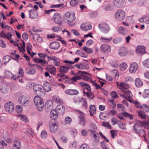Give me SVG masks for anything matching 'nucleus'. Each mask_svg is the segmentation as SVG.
Masks as SVG:
<instances>
[{
	"mask_svg": "<svg viewBox=\"0 0 149 149\" xmlns=\"http://www.w3.org/2000/svg\"><path fill=\"white\" fill-rule=\"evenodd\" d=\"M79 101L80 102L82 103V106L83 108L86 109L88 107V104L86 100L84 98H82Z\"/></svg>",
	"mask_w": 149,
	"mask_h": 149,
	"instance_id": "42",
	"label": "nucleus"
},
{
	"mask_svg": "<svg viewBox=\"0 0 149 149\" xmlns=\"http://www.w3.org/2000/svg\"><path fill=\"white\" fill-rule=\"evenodd\" d=\"M138 68V65L136 62H133L131 64L130 69L129 72L132 73H135L137 70Z\"/></svg>",
	"mask_w": 149,
	"mask_h": 149,
	"instance_id": "14",
	"label": "nucleus"
},
{
	"mask_svg": "<svg viewBox=\"0 0 149 149\" xmlns=\"http://www.w3.org/2000/svg\"><path fill=\"white\" fill-rule=\"evenodd\" d=\"M60 46L59 43L58 42L54 41L51 42L49 45L51 49H57Z\"/></svg>",
	"mask_w": 149,
	"mask_h": 149,
	"instance_id": "23",
	"label": "nucleus"
},
{
	"mask_svg": "<svg viewBox=\"0 0 149 149\" xmlns=\"http://www.w3.org/2000/svg\"><path fill=\"white\" fill-rule=\"evenodd\" d=\"M81 28L83 31H87L91 29L92 26L91 24H83L81 25Z\"/></svg>",
	"mask_w": 149,
	"mask_h": 149,
	"instance_id": "24",
	"label": "nucleus"
},
{
	"mask_svg": "<svg viewBox=\"0 0 149 149\" xmlns=\"http://www.w3.org/2000/svg\"><path fill=\"white\" fill-rule=\"evenodd\" d=\"M47 70L52 74L55 75L56 74V68L52 65L49 66L46 68Z\"/></svg>",
	"mask_w": 149,
	"mask_h": 149,
	"instance_id": "30",
	"label": "nucleus"
},
{
	"mask_svg": "<svg viewBox=\"0 0 149 149\" xmlns=\"http://www.w3.org/2000/svg\"><path fill=\"white\" fill-rule=\"evenodd\" d=\"M91 132L93 134V141L95 143L98 142L100 140V136L98 133L93 130H91Z\"/></svg>",
	"mask_w": 149,
	"mask_h": 149,
	"instance_id": "21",
	"label": "nucleus"
},
{
	"mask_svg": "<svg viewBox=\"0 0 149 149\" xmlns=\"http://www.w3.org/2000/svg\"><path fill=\"white\" fill-rule=\"evenodd\" d=\"M53 62V63L54 65L57 66H58L60 64V60L58 58L54 57L52 60Z\"/></svg>",
	"mask_w": 149,
	"mask_h": 149,
	"instance_id": "46",
	"label": "nucleus"
},
{
	"mask_svg": "<svg viewBox=\"0 0 149 149\" xmlns=\"http://www.w3.org/2000/svg\"><path fill=\"white\" fill-rule=\"evenodd\" d=\"M35 105L37 109L40 111H42L44 108V103L40 97L36 96L34 99Z\"/></svg>",
	"mask_w": 149,
	"mask_h": 149,
	"instance_id": "2",
	"label": "nucleus"
},
{
	"mask_svg": "<svg viewBox=\"0 0 149 149\" xmlns=\"http://www.w3.org/2000/svg\"><path fill=\"white\" fill-rule=\"evenodd\" d=\"M42 89L45 93L49 91L51 88V86L50 84L48 82H45L44 84L43 85Z\"/></svg>",
	"mask_w": 149,
	"mask_h": 149,
	"instance_id": "31",
	"label": "nucleus"
},
{
	"mask_svg": "<svg viewBox=\"0 0 149 149\" xmlns=\"http://www.w3.org/2000/svg\"><path fill=\"white\" fill-rule=\"evenodd\" d=\"M64 4L63 3H61L58 4H53L50 6L51 8H59L61 9L64 8Z\"/></svg>",
	"mask_w": 149,
	"mask_h": 149,
	"instance_id": "48",
	"label": "nucleus"
},
{
	"mask_svg": "<svg viewBox=\"0 0 149 149\" xmlns=\"http://www.w3.org/2000/svg\"><path fill=\"white\" fill-rule=\"evenodd\" d=\"M29 17L31 18L35 19L38 17V14L37 12L33 10H30L29 11Z\"/></svg>",
	"mask_w": 149,
	"mask_h": 149,
	"instance_id": "27",
	"label": "nucleus"
},
{
	"mask_svg": "<svg viewBox=\"0 0 149 149\" xmlns=\"http://www.w3.org/2000/svg\"><path fill=\"white\" fill-rule=\"evenodd\" d=\"M0 25L3 29H7L10 32V33L13 31V30L11 27L8 25H4L3 22H0Z\"/></svg>",
	"mask_w": 149,
	"mask_h": 149,
	"instance_id": "41",
	"label": "nucleus"
},
{
	"mask_svg": "<svg viewBox=\"0 0 149 149\" xmlns=\"http://www.w3.org/2000/svg\"><path fill=\"white\" fill-rule=\"evenodd\" d=\"M4 76L7 78H11L14 80H16L17 77H16L15 76H14L9 71L6 70L4 72Z\"/></svg>",
	"mask_w": 149,
	"mask_h": 149,
	"instance_id": "20",
	"label": "nucleus"
},
{
	"mask_svg": "<svg viewBox=\"0 0 149 149\" xmlns=\"http://www.w3.org/2000/svg\"><path fill=\"white\" fill-rule=\"evenodd\" d=\"M144 66L147 68H149V58H148L143 62Z\"/></svg>",
	"mask_w": 149,
	"mask_h": 149,
	"instance_id": "56",
	"label": "nucleus"
},
{
	"mask_svg": "<svg viewBox=\"0 0 149 149\" xmlns=\"http://www.w3.org/2000/svg\"><path fill=\"white\" fill-rule=\"evenodd\" d=\"M16 111L17 113H21L22 111V108L21 106L17 105L16 107Z\"/></svg>",
	"mask_w": 149,
	"mask_h": 149,
	"instance_id": "60",
	"label": "nucleus"
},
{
	"mask_svg": "<svg viewBox=\"0 0 149 149\" xmlns=\"http://www.w3.org/2000/svg\"><path fill=\"white\" fill-rule=\"evenodd\" d=\"M141 22H145L147 24L149 23V15H147L142 17L139 19Z\"/></svg>",
	"mask_w": 149,
	"mask_h": 149,
	"instance_id": "36",
	"label": "nucleus"
},
{
	"mask_svg": "<svg viewBox=\"0 0 149 149\" xmlns=\"http://www.w3.org/2000/svg\"><path fill=\"white\" fill-rule=\"evenodd\" d=\"M24 72L23 70L21 68H19V75L17 76H16V77H17V80L18 79L19 77H22L24 74Z\"/></svg>",
	"mask_w": 149,
	"mask_h": 149,
	"instance_id": "54",
	"label": "nucleus"
},
{
	"mask_svg": "<svg viewBox=\"0 0 149 149\" xmlns=\"http://www.w3.org/2000/svg\"><path fill=\"white\" fill-rule=\"evenodd\" d=\"M118 33L123 35H126L128 32L127 29L124 28L121 26L118 27Z\"/></svg>",
	"mask_w": 149,
	"mask_h": 149,
	"instance_id": "29",
	"label": "nucleus"
},
{
	"mask_svg": "<svg viewBox=\"0 0 149 149\" xmlns=\"http://www.w3.org/2000/svg\"><path fill=\"white\" fill-rule=\"evenodd\" d=\"M49 127L51 131L53 133L55 132L58 129V126L55 123L50 124Z\"/></svg>",
	"mask_w": 149,
	"mask_h": 149,
	"instance_id": "40",
	"label": "nucleus"
},
{
	"mask_svg": "<svg viewBox=\"0 0 149 149\" xmlns=\"http://www.w3.org/2000/svg\"><path fill=\"white\" fill-rule=\"evenodd\" d=\"M78 111L79 113L78 116L79 118V123L83 127H84L86 125V121L85 118L84 114L81 111L78 110Z\"/></svg>",
	"mask_w": 149,
	"mask_h": 149,
	"instance_id": "8",
	"label": "nucleus"
},
{
	"mask_svg": "<svg viewBox=\"0 0 149 149\" xmlns=\"http://www.w3.org/2000/svg\"><path fill=\"white\" fill-rule=\"evenodd\" d=\"M100 144L102 149H111V146L109 143H107L105 141L101 142Z\"/></svg>",
	"mask_w": 149,
	"mask_h": 149,
	"instance_id": "25",
	"label": "nucleus"
},
{
	"mask_svg": "<svg viewBox=\"0 0 149 149\" xmlns=\"http://www.w3.org/2000/svg\"><path fill=\"white\" fill-rule=\"evenodd\" d=\"M69 69L68 66L61 65L59 67V72L60 73L66 74L68 72Z\"/></svg>",
	"mask_w": 149,
	"mask_h": 149,
	"instance_id": "32",
	"label": "nucleus"
},
{
	"mask_svg": "<svg viewBox=\"0 0 149 149\" xmlns=\"http://www.w3.org/2000/svg\"><path fill=\"white\" fill-rule=\"evenodd\" d=\"M136 133L139 134V136H143L144 139L145 140L146 142H148L149 143V141L147 139H146V134L145 132L143 129H141L138 132Z\"/></svg>",
	"mask_w": 149,
	"mask_h": 149,
	"instance_id": "35",
	"label": "nucleus"
},
{
	"mask_svg": "<svg viewBox=\"0 0 149 149\" xmlns=\"http://www.w3.org/2000/svg\"><path fill=\"white\" fill-rule=\"evenodd\" d=\"M17 117L24 122H27L28 121V119L24 115H22L21 114H19L17 116Z\"/></svg>",
	"mask_w": 149,
	"mask_h": 149,
	"instance_id": "43",
	"label": "nucleus"
},
{
	"mask_svg": "<svg viewBox=\"0 0 149 149\" xmlns=\"http://www.w3.org/2000/svg\"><path fill=\"white\" fill-rule=\"evenodd\" d=\"M4 107L7 111L10 113L12 112L14 109L13 104L10 101L4 104Z\"/></svg>",
	"mask_w": 149,
	"mask_h": 149,
	"instance_id": "9",
	"label": "nucleus"
},
{
	"mask_svg": "<svg viewBox=\"0 0 149 149\" xmlns=\"http://www.w3.org/2000/svg\"><path fill=\"white\" fill-rule=\"evenodd\" d=\"M54 22L61 26L62 23V17L61 15L58 13H56L54 14Z\"/></svg>",
	"mask_w": 149,
	"mask_h": 149,
	"instance_id": "12",
	"label": "nucleus"
},
{
	"mask_svg": "<svg viewBox=\"0 0 149 149\" xmlns=\"http://www.w3.org/2000/svg\"><path fill=\"white\" fill-rule=\"evenodd\" d=\"M117 86L118 88L123 91L125 94L121 95V97H124L125 98L127 99V100L130 102H132L131 99L132 96L131 92L129 90H124L127 89L129 87V85L125 82H121L120 83L117 82Z\"/></svg>",
	"mask_w": 149,
	"mask_h": 149,
	"instance_id": "1",
	"label": "nucleus"
},
{
	"mask_svg": "<svg viewBox=\"0 0 149 149\" xmlns=\"http://www.w3.org/2000/svg\"><path fill=\"white\" fill-rule=\"evenodd\" d=\"M136 52L139 55H141L142 54L145 53L146 50L145 47L142 45H138L136 47Z\"/></svg>",
	"mask_w": 149,
	"mask_h": 149,
	"instance_id": "19",
	"label": "nucleus"
},
{
	"mask_svg": "<svg viewBox=\"0 0 149 149\" xmlns=\"http://www.w3.org/2000/svg\"><path fill=\"white\" fill-rule=\"evenodd\" d=\"M21 143L19 141H17L14 143L13 146V149H20Z\"/></svg>",
	"mask_w": 149,
	"mask_h": 149,
	"instance_id": "45",
	"label": "nucleus"
},
{
	"mask_svg": "<svg viewBox=\"0 0 149 149\" xmlns=\"http://www.w3.org/2000/svg\"><path fill=\"white\" fill-rule=\"evenodd\" d=\"M12 36V34L9 32L7 33L6 34H5L3 31H1L0 34V36L1 37L5 38H7L9 40H10Z\"/></svg>",
	"mask_w": 149,
	"mask_h": 149,
	"instance_id": "28",
	"label": "nucleus"
},
{
	"mask_svg": "<svg viewBox=\"0 0 149 149\" xmlns=\"http://www.w3.org/2000/svg\"><path fill=\"white\" fill-rule=\"evenodd\" d=\"M72 119L69 116L66 117L65 119V124L66 125H70L71 124Z\"/></svg>",
	"mask_w": 149,
	"mask_h": 149,
	"instance_id": "51",
	"label": "nucleus"
},
{
	"mask_svg": "<svg viewBox=\"0 0 149 149\" xmlns=\"http://www.w3.org/2000/svg\"><path fill=\"white\" fill-rule=\"evenodd\" d=\"M134 82L135 85L137 87L139 88L143 86V83L138 78H137L135 79Z\"/></svg>",
	"mask_w": 149,
	"mask_h": 149,
	"instance_id": "39",
	"label": "nucleus"
},
{
	"mask_svg": "<svg viewBox=\"0 0 149 149\" xmlns=\"http://www.w3.org/2000/svg\"><path fill=\"white\" fill-rule=\"evenodd\" d=\"M125 81L127 82H132L134 80L133 78L131 77L127 76L125 77Z\"/></svg>",
	"mask_w": 149,
	"mask_h": 149,
	"instance_id": "61",
	"label": "nucleus"
},
{
	"mask_svg": "<svg viewBox=\"0 0 149 149\" xmlns=\"http://www.w3.org/2000/svg\"><path fill=\"white\" fill-rule=\"evenodd\" d=\"M18 103L22 106H27L29 103V101L27 97L24 95H20L18 99Z\"/></svg>",
	"mask_w": 149,
	"mask_h": 149,
	"instance_id": "4",
	"label": "nucleus"
},
{
	"mask_svg": "<svg viewBox=\"0 0 149 149\" xmlns=\"http://www.w3.org/2000/svg\"><path fill=\"white\" fill-rule=\"evenodd\" d=\"M25 71L26 73L30 74H34L36 72L35 68L32 67H26L25 68Z\"/></svg>",
	"mask_w": 149,
	"mask_h": 149,
	"instance_id": "22",
	"label": "nucleus"
},
{
	"mask_svg": "<svg viewBox=\"0 0 149 149\" xmlns=\"http://www.w3.org/2000/svg\"><path fill=\"white\" fill-rule=\"evenodd\" d=\"M83 49L88 54L91 53L93 52V50L92 49L86 46L84 47Z\"/></svg>",
	"mask_w": 149,
	"mask_h": 149,
	"instance_id": "50",
	"label": "nucleus"
},
{
	"mask_svg": "<svg viewBox=\"0 0 149 149\" xmlns=\"http://www.w3.org/2000/svg\"><path fill=\"white\" fill-rule=\"evenodd\" d=\"M65 93L69 95H77L78 94L79 92L76 90L69 89L65 91Z\"/></svg>",
	"mask_w": 149,
	"mask_h": 149,
	"instance_id": "33",
	"label": "nucleus"
},
{
	"mask_svg": "<svg viewBox=\"0 0 149 149\" xmlns=\"http://www.w3.org/2000/svg\"><path fill=\"white\" fill-rule=\"evenodd\" d=\"M81 85L84 86L83 92L84 94L88 91H91V89L89 85L88 84L81 83Z\"/></svg>",
	"mask_w": 149,
	"mask_h": 149,
	"instance_id": "26",
	"label": "nucleus"
},
{
	"mask_svg": "<svg viewBox=\"0 0 149 149\" xmlns=\"http://www.w3.org/2000/svg\"><path fill=\"white\" fill-rule=\"evenodd\" d=\"M125 1V0H113V4L115 7L120 8L123 5Z\"/></svg>",
	"mask_w": 149,
	"mask_h": 149,
	"instance_id": "17",
	"label": "nucleus"
},
{
	"mask_svg": "<svg viewBox=\"0 0 149 149\" xmlns=\"http://www.w3.org/2000/svg\"><path fill=\"white\" fill-rule=\"evenodd\" d=\"M70 133L73 136L75 137L77 133V130L75 129H72L70 131Z\"/></svg>",
	"mask_w": 149,
	"mask_h": 149,
	"instance_id": "62",
	"label": "nucleus"
},
{
	"mask_svg": "<svg viewBox=\"0 0 149 149\" xmlns=\"http://www.w3.org/2000/svg\"><path fill=\"white\" fill-rule=\"evenodd\" d=\"M63 18L65 22L68 24L71 23L75 19V14L73 12H67L64 14Z\"/></svg>",
	"mask_w": 149,
	"mask_h": 149,
	"instance_id": "3",
	"label": "nucleus"
},
{
	"mask_svg": "<svg viewBox=\"0 0 149 149\" xmlns=\"http://www.w3.org/2000/svg\"><path fill=\"white\" fill-rule=\"evenodd\" d=\"M149 96V89L145 90L143 93V96L144 97H148Z\"/></svg>",
	"mask_w": 149,
	"mask_h": 149,
	"instance_id": "64",
	"label": "nucleus"
},
{
	"mask_svg": "<svg viewBox=\"0 0 149 149\" xmlns=\"http://www.w3.org/2000/svg\"><path fill=\"white\" fill-rule=\"evenodd\" d=\"M33 61L37 63H40L41 65L43 67L47 66L48 63L45 60L42 59L38 58H34L33 59Z\"/></svg>",
	"mask_w": 149,
	"mask_h": 149,
	"instance_id": "15",
	"label": "nucleus"
},
{
	"mask_svg": "<svg viewBox=\"0 0 149 149\" xmlns=\"http://www.w3.org/2000/svg\"><path fill=\"white\" fill-rule=\"evenodd\" d=\"M100 50L102 53H109L111 52V47L108 44H103L101 46Z\"/></svg>",
	"mask_w": 149,
	"mask_h": 149,
	"instance_id": "10",
	"label": "nucleus"
},
{
	"mask_svg": "<svg viewBox=\"0 0 149 149\" xmlns=\"http://www.w3.org/2000/svg\"><path fill=\"white\" fill-rule=\"evenodd\" d=\"M33 91L37 95L43 96L45 92L42 89V86L40 84H36L33 86Z\"/></svg>",
	"mask_w": 149,
	"mask_h": 149,
	"instance_id": "5",
	"label": "nucleus"
},
{
	"mask_svg": "<svg viewBox=\"0 0 149 149\" xmlns=\"http://www.w3.org/2000/svg\"><path fill=\"white\" fill-rule=\"evenodd\" d=\"M127 65L125 63H123L120 65V68L122 71H125L127 67Z\"/></svg>",
	"mask_w": 149,
	"mask_h": 149,
	"instance_id": "55",
	"label": "nucleus"
},
{
	"mask_svg": "<svg viewBox=\"0 0 149 149\" xmlns=\"http://www.w3.org/2000/svg\"><path fill=\"white\" fill-rule=\"evenodd\" d=\"M127 53V49L125 47H123L121 48L120 49L119 51V54L122 56H125Z\"/></svg>",
	"mask_w": 149,
	"mask_h": 149,
	"instance_id": "34",
	"label": "nucleus"
},
{
	"mask_svg": "<svg viewBox=\"0 0 149 149\" xmlns=\"http://www.w3.org/2000/svg\"><path fill=\"white\" fill-rule=\"evenodd\" d=\"M81 79V77L80 76H73L71 78L65 81V84H71L74 82L76 81L77 80H79Z\"/></svg>",
	"mask_w": 149,
	"mask_h": 149,
	"instance_id": "18",
	"label": "nucleus"
},
{
	"mask_svg": "<svg viewBox=\"0 0 149 149\" xmlns=\"http://www.w3.org/2000/svg\"><path fill=\"white\" fill-rule=\"evenodd\" d=\"M58 115L57 114V113L54 110H52L50 114L51 118L54 120H55L57 118Z\"/></svg>",
	"mask_w": 149,
	"mask_h": 149,
	"instance_id": "37",
	"label": "nucleus"
},
{
	"mask_svg": "<svg viewBox=\"0 0 149 149\" xmlns=\"http://www.w3.org/2000/svg\"><path fill=\"white\" fill-rule=\"evenodd\" d=\"M141 109H143L145 111H149V107L147 104H143L141 105Z\"/></svg>",
	"mask_w": 149,
	"mask_h": 149,
	"instance_id": "57",
	"label": "nucleus"
},
{
	"mask_svg": "<svg viewBox=\"0 0 149 149\" xmlns=\"http://www.w3.org/2000/svg\"><path fill=\"white\" fill-rule=\"evenodd\" d=\"M102 126L104 127H105L107 128H109L110 129H111V126L110 124L108 122H103L102 123Z\"/></svg>",
	"mask_w": 149,
	"mask_h": 149,
	"instance_id": "59",
	"label": "nucleus"
},
{
	"mask_svg": "<svg viewBox=\"0 0 149 149\" xmlns=\"http://www.w3.org/2000/svg\"><path fill=\"white\" fill-rule=\"evenodd\" d=\"M122 40L120 38H117L113 40V42L114 44H117L121 42Z\"/></svg>",
	"mask_w": 149,
	"mask_h": 149,
	"instance_id": "63",
	"label": "nucleus"
},
{
	"mask_svg": "<svg viewBox=\"0 0 149 149\" xmlns=\"http://www.w3.org/2000/svg\"><path fill=\"white\" fill-rule=\"evenodd\" d=\"M65 109V107L63 105L59 104L57 105L55 110L58 115H62L64 112Z\"/></svg>",
	"mask_w": 149,
	"mask_h": 149,
	"instance_id": "13",
	"label": "nucleus"
},
{
	"mask_svg": "<svg viewBox=\"0 0 149 149\" xmlns=\"http://www.w3.org/2000/svg\"><path fill=\"white\" fill-rule=\"evenodd\" d=\"M79 2L77 0H71L70 3L71 6L74 7L77 5Z\"/></svg>",
	"mask_w": 149,
	"mask_h": 149,
	"instance_id": "53",
	"label": "nucleus"
},
{
	"mask_svg": "<svg viewBox=\"0 0 149 149\" xmlns=\"http://www.w3.org/2000/svg\"><path fill=\"white\" fill-rule=\"evenodd\" d=\"M65 73H59L57 74V78H60L64 79H67L68 78V77L67 76L65 75L64 74Z\"/></svg>",
	"mask_w": 149,
	"mask_h": 149,
	"instance_id": "49",
	"label": "nucleus"
},
{
	"mask_svg": "<svg viewBox=\"0 0 149 149\" xmlns=\"http://www.w3.org/2000/svg\"><path fill=\"white\" fill-rule=\"evenodd\" d=\"M138 114L139 116L143 119H146V118L147 117L143 111H139Z\"/></svg>",
	"mask_w": 149,
	"mask_h": 149,
	"instance_id": "58",
	"label": "nucleus"
},
{
	"mask_svg": "<svg viewBox=\"0 0 149 149\" xmlns=\"http://www.w3.org/2000/svg\"><path fill=\"white\" fill-rule=\"evenodd\" d=\"M90 110H89L90 115L91 116H93V115L96 113V109L94 105H90L89 106Z\"/></svg>",
	"mask_w": 149,
	"mask_h": 149,
	"instance_id": "38",
	"label": "nucleus"
},
{
	"mask_svg": "<svg viewBox=\"0 0 149 149\" xmlns=\"http://www.w3.org/2000/svg\"><path fill=\"white\" fill-rule=\"evenodd\" d=\"M112 39V37H110L109 38H107L105 37H101L100 40L103 42H109L111 41Z\"/></svg>",
	"mask_w": 149,
	"mask_h": 149,
	"instance_id": "47",
	"label": "nucleus"
},
{
	"mask_svg": "<svg viewBox=\"0 0 149 149\" xmlns=\"http://www.w3.org/2000/svg\"><path fill=\"white\" fill-rule=\"evenodd\" d=\"M8 86L6 85L2 86L1 88H0V90L3 93H7L9 91Z\"/></svg>",
	"mask_w": 149,
	"mask_h": 149,
	"instance_id": "44",
	"label": "nucleus"
},
{
	"mask_svg": "<svg viewBox=\"0 0 149 149\" xmlns=\"http://www.w3.org/2000/svg\"><path fill=\"white\" fill-rule=\"evenodd\" d=\"M74 66L78 69L81 70L87 69L89 68V65L86 63L76 64Z\"/></svg>",
	"mask_w": 149,
	"mask_h": 149,
	"instance_id": "16",
	"label": "nucleus"
},
{
	"mask_svg": "<svg viewBox=\"0 0 149 149\" xmlns=\"http://www.w3.org/2000/svg\"><path fill=\"white\" fill-rule=\"evenodd\" d=\"M85 95L87 96L91 99H93L94 97V95L91 91L87 92L86 93L84 94Z\"/></svg>",
	"mask_w": 149,
	"mask_h": 149,
	"instance_id": "52",
	"label": "nucleus"
},
{
	"mask_svg": "<svg viewBox=\"0 0 149 149\" xmlns=\"http://www.w3.org/2000/svg\"><path fill=\"white\" fill-rule=\"evenodd\" d=\"M115 16L117 20L121 21L125 17V13L122 10H118L115 13Z\"/></svg>",
	"mask_w": 149,
	"mask_h": 149,
	"instance_id": "7",
	"label": "nucleus"
},
{
	"mask_svg": "<svg viewBox=\"0 0 149 149\" xmlns=\"http://www.w3.org/2000/svg\"><path fill=\"white\" fill-rule=\"evenodd\" d=\"M145 121H143V123H142L139 121H138L133 126V129L134 131L136 132H138L141 129V127L143 124L145 126L144 124Z\"/></svg>",
	"mask_w": 149,
	"mask_h": 149,
	"instance_id": "11",
	"label": "nucleus"
},
{
	"mask_svg": "<svg viewBox=\"0 0 149 149\" xmlns=\"http://www.w3.org/2000/svg\"><path fill=\"white\" fill-rule=\"evenodd\" d=\"M98 27L101 32L104 33H108L110 30L109 25L107 24L104 22L99 24Z\"/></svg>",
	"mask_w": 149,
	"mask_h": 149,
	"instance_id": "6",
	"label": "nucleus"
}]
</instances>
